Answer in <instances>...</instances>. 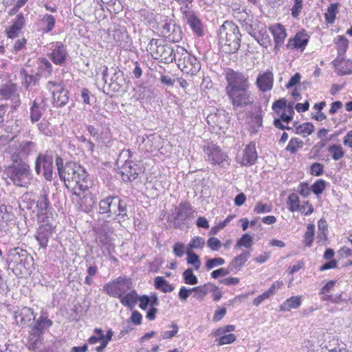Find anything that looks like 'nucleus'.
<instances>
[{
    "instance_id": "1",
    "label": "nucleus",
    "mask_w": 352,
    "mask_h": 352,
    "mask_svg": "<svg viewBox=\"0 0 352 352\" xmlns=\"http://www.w3.org/2000/svg\"><path fill=\"white\" fill-rule=\"evenodd\" d=\"M6 262L9 270L16 276L22 277L30 274L34 265V258L24 249L19 247L10 249L7 253Z\"/></svg>"
},
{
    "instance_id": "2",
    "label": "nucleus",
    "mask_w": 352,
    "mask_h": 352,
    "mask_svg": "<svg viewBox=\"0 0 352 352\" xmlns=\"http://www.w3.org/2000/svg\"><path fill=\"white\" fill-rule=\"evenodd\" d=\"M127 204L118 196L109 195L102 199L99 202V213L104 214L106 222L118 219H129L127 214Z\"/></svg>"
},
{
    "instance_id": "3",
    "label": "nucleus",
    "mask_w": 352,
    "mask_h": 352,
    "mask_svg": "<svg viewBox=\"0 0 352 352\" xmlns=\"http://www.w3.org/2000/svg\"><path fill=\"white\" fill-rule=\"evenodd\" d=\"M219 43L221 50L226 54L236 52L240 46L241 34L239 27L232 21H226L219 28Z\"/></svg>"
},
{
    "instance_id": "4",
    "label": "nucleus",
    "mask_w": 352,
    "mask_h": 352,
    "mask_svg": "<svg viewBox=\"0 0 352 352\" xmlns=\"http://www.w3.org/2000/svg\"><path fill=\"white\" fill-rule=\"evenodd\" d=\"M147 51L154 59L165 64L173 63L176 58V47H173L162 39L152 38L148 44Z\"/></svg>"
},
{
    "instance_id": "5",
    "label": "nucleus",
    "mask_w": 352,
    "mask_h": 352,
    "mask_svg": "<svg viewBox=\"0 0 352 352\" xmlns=\"http://www.w3.org/2000/svg\"><path fill=\"white\" fill-rule=\"evenodd\" d=\"M7 179L16 186H26L31 180L30 166L25 162H12L4 170Z\"/></svg>"
},
{
    "instance_id": "6",
    "label": "nucleus",
    "mask_w": 352,
    "mask_h": 352,
    "mask_svg": "<svg viewBox=\"0 0 352 352\" xmlns=\"http://www.w3.org/2000/svg\"><path fill=\"white\" fill-rule=\"evenodd\" d=\"M174 62L183 73L191 76L197 74L201 69L197 58L179 45H176V58Z\"/></svg>"
},
{
    "instance_id": "7",
    "label": "nucleus",
    "mask_w": 352,
    "mask_h": 352,
    "mask_svg": "<svg viewBox=\"0 0 352 352\" xmlns=\"http://www.w3.org/2000/svg\"><path fill=\"white\" fill-rule=\"evenodd\" d=\"M36 148V143L32 141H15L7 148L12 162H23Z\"/></svg>"
},
{
    "instance_id": "8",
    "label": "nucleus",
    "mask_w": 352,
    "mask_h": 352,
    "mask_svg": "<svg viewBox=\"0 0 352 352\" xmlns=\"http://www.w3.org/2000/svg\"><path fill=\"white\" fill-rule=\"evenodd\" d=\"M225 78L227 81L226 91L249 89V76L244 72L228 68L225 70Z\"/></svg>"
},
{
    "instance_id": "9",
    "label": "nucleus",
    "mask_w": 352,
    "mask_h": 352,
    "mask_svg": "<svg viewBox=\"0 0 352 352\" xmlns=\"http://www.w3.org/2000/svg\"><path fill=\"white\" fill-rule=\"evenodd\" d=\"M133 283L130 278L120 276L112 282L106 283L103 290L110 296L121 298L132 288Z\"/></svg>"
},
{
    "instance_id": "10",
    "label": "nucleus",
    "mask_w": 352,
    "mask_h": 352,
    "mask_svg": "<svg viewBox=\"0 0 352 352\" xmlns=\"http://www.w3.org/2000/svg\"><path fill=\"white\" fill-rule=\"evenodd\" d=\"M52 220V217L50 219L49 216H47L46 218H43L42 220H40L41 224L38 228L35 235V238L38 242L40 248H47L49 239L52 237L53 232H54L56 226Z\"/></svg>"
},
{
    "instance_id": "11",
    "label": "nucleus",
    "mask_w": 352,
    "mask_h": 352,
    "mask_svg": "<svg viewBox=\"0 0 352 352\" xmlns=\"http://www.w3.org/2000/svg\"><path fill=\"white\" fill-rule=\"evenodd\" d=\"M204 151L207 155V160L212 164L219 165L221 168H226L230 165V159L228 154L221 148L212 143L205 146Z\"/></svg>"
},
{
    "instance_id": "12",
    "label": "nucleus",
    "mask_w": 352,
    "mask_h": 352,
    "mask_svg": "<svg viewBox=\"0 0 352 352\" xmlns=\"http://www.w3.org/2000/svg\"><path fill=\"white\" fill-rule=\"evenodd\" d=\"M234 109L243 108L253 102V97L248 89L226 91Z\"/></svg>"
},
{
    "instance_id": "13",
    "label": "nucleus",
    "mask_w": 352,
    "mask_h": 352,
    "mask_svg": "<svg viewBox=\"0 0 352 352\" xmlns=\"http://www.w3.org/2000/svg\"><path fill=\"white\" fill-rule=\"evenodd\" d=\"M54 160L52 156L39 154L35 162V170L40 174L43 172L45 178L51 181L53 178Z\"/></svg>"
},
{
    "instance_id": "14",
    "label": "nucleus",
    "mask_w": 352,
    "mask_h": 352,
    "mask_svg": "<svg viewBox=\"0 0 352 352\" xmlns=\"http://www.w3.org/2000/svg\"><path fill=\"white\" fill-rule=\"evenodd\" d=\"M56 165L60 178L64 180L65 182L73 181L76 178V167L79 165L72 162L64 164L63 160L60 156H56ZM65 184L67 188H69L66 183Z\"/></svg>"
},
{
    "instance_id": "15",
    "label": "nucleus",
    "mask_w": 352,
    "mask_h": 352,
    "mask_svg": "<svg viewBox=\"0 0 352 352\" xmlns=\"http://www.w3.org/2000/svg\"><path fill=\"white\" fill-rule=\"evenodd\" d=\"M0 96L6 100H10L14 110L21 104L19 92L15 83L7 82L2 85L0 87Z\"/></svg>"
},
{
    "instance_id": "16",
    "label": "nucleus",
    "mask_w": 352,
    "mask_h": 352,
    "mask_svg": "<svg viewBox=\"0 0 352 352\" xmlns=\"http://www.w3.org/2000/svg\"><path fill=\"white\" fill-rule=\"evenodd\" d=\"M113 229L107 223L102 224L98 229L96 242L101 246L104 247L109 252L114 248L112 243L111 235Z\"/></svg>"
},
{
    "instance_id": "17",
    "label": "nucleus",
    "mask_w": 352,
    "mask_h": 352,
    "mask_svg": "<svg viewBox=\"0 0 352 352\" xmlns=\"http://www.w3.org/2000/svg\"><path fill=\"white\" fill-rule=\"evenodd\" d=\"M48 85L54 88L52 91L54 105L57 107L65 106L69 101L68 90L65 89L61 84H57L52 81H50Z\"/></svg>"
},
{
    "instance_id": "18",
    "label": "nucleus",
    "mask_w": 352,
    "mask_h": 352,
    "mask_svg": "<svg viewBox=\"0 0 352 352\" xmlns=\"http://www.w3.org/2000/svg\"><path fill=\"white\" fill-rule=\"evenodd\" d=\"M192 210V206L189 202H181L179 206L175 209V217L174 221V228L180 229L183 227L184 222L190 216V212Z\"/></svg>"
},
{
    "instance_id": "19",
    "label": "nucleus",
    "mask_w": 352,
    "mask_h": 352,
    "mask_svg": "<svg viewBox=\"0 0 352 352\" xmlns=\"http://www.w3.org/2000/svg\"><path fill=\"white\" fill-rule=\"evenodd\" d=\"M34 324L31 328L30 331V336H41L45 333V330L50 328L53 324V322L48 319L47 316L43 314L40 316L37 319L35 318Z\"/></svg>"
},
{
    "instance_id": "20",
    "label": "nucleus",
    "mask_w": 352,
    "mask_h": 352,
    "mask_svg": "<svg viewBox=\"0 0 352 352\" xmlns=\"http://www.w3.org/2000/svg\"><path fill=\"white\" fill-rule=\"evenodd\" d=\"M111 73V77L110 78V82L109 83V87L113 92H118L122 91L124 84L125 78L124 73L118 67H111L110 69Z\"/></svg>"
},
{
    "instance_id": "21",
    "label": "nucleus",
    "mask_w": 352,
    "mask_h": 352,
    "mask_svg": "<svg viewBox=\"0 0 352 352\" xmlns=\"http://www.w3.org/2000/svg\"><path fill=\"white\" fill-rule=\"evenodd\" d=\"M141 168L131 160H126L122 166L121 173L124 182H131L137 179Z\"/></svg>"
},
{
    "instance_id": "22",
    "label": "nucleus",
    "mask_w": 352,
    "mask_h": 352,
    "mask_svg": "<svg viewBox=\"0 0 352 352\" xmlns=\"http://www.w3.org/2000/svg\"><path fill=\"white\" fill-rule=\"evenodd\" d=\"M274 75L272 72L267 70L260 73L256 78V85L262 92L270 91L273 87Z\"/></svg>"
},
{
    "instance_id": "23",
    "label": "nucleus",
    "mask_w": 352,
    "mask_h": 352,
    "mask_svg": "<svg viewBox=\"0 0 352 352\" xmlns=\"http://www.w3.org/2000/svg\"><path fill=\"white\" fill-rule=\"evenodd\" d=\"M52 61L58 65H63L67 57V52L65 46L62 42H56L54 44V48L49 55Z\"/></svg>"
},
{
    "instance_id": "24",
    "label": "nucleus",
    "mask_w": 352,
    "mask_h": 352,
    "mask_svg": "<svg viewBox=\"0 0 352 352\" xmlns=\"http://www.w3.org/2000/svg\"><path fill=\"white\" fill-rule=\"evenodd\" d=\"M257 159L258 154L256 150V144L254 142H250L243 151V158L240 163L242 166H250L255 164Z\"/></svg>"
},
{
    "instance_id": "25",
    "label": "nucleus",
    "mask_w": 352,
    "mask_h": 352,
    "mask_svg": "<svg viewBox=\"0 0 352 352\" xmlns=\"http://www.w3.org/2000/svg\"><path fill=\"white\" fill-rule=\"evenodd\" d=\"M309 36L305 32L302 31L297 33L294 38H289L287 44L289 49H300L303 50L308 43Z\"/></svg>"
},
{
    "instance_id": "26",
    "label": "nucleus",
    "mask_w": 352,
    "mask_h": 352,
    "mask_svg": "<svg viewBox=\"0 0 352 352\" xmlns=\"http://www.w3.org/2000/svg\"><path fill=\"white\" fill-rule=\"evenodd\" d=\"M182 19L196 34L198 36L203 34L202 23L195 11L183 16Z\"/></svg>"
},
{
    "instance_id": "27",
    "label": "nucleus",
    "mask_w": 352,
    "mask_h": 352,
    "mask_svg": "<svg viewBox=\"0 0 352 352\" xmlns=\"http://www.w3.org/2000/svg\"><path fill=\"white\" fill-rule=\"evenodd\" d=\"M270 30L274 36L275 49H278L283 45L287 36L285 29L283 25L278 23L270 27Z\"/></svg>"
},
{
    "instance_id": "28",
    "label": "nucleus",
    "mask_w": 352,
    "mask_h": 352,
    "mask_svg": "<svg viewBox=\"0 0 352 352\" xmlns=\"http://www.w3.org/2000/svg\"><path fill=\"white\" fill-rule=\"evenodd\" d=\"M35 317L33 310L28 307H23L14 313L16 322L20 325L28 324L32 320H35Z\"/></svg>"
},
{
    "instance_id": "29",
    "label": "nucleus",
    "mask_w": 352,
    "mask_h": 352,
    "mask_svg": "<svg viewBox=\"0 0 352 352\" xmlns=\"http://www.w3.org/2000/svg\"><path fill=\"white\" fill-rule=\"evenodd\" d=\"M50 201L46 194L41 195L36 201V208L38 210V217L40 220L46 218L51 208Z\"/></svg>"
},
{
    "instance_id": "30",
    "label": "nucleus",
    "mask_w": 352,
    "mask_h": 352,
    "mask_svg": "<svg viewBox=\"0 0 352 352\" xmlns=\"http://www.w3.org/2000/svg\"><path fill=\"white\" fill-rule=\"evenodd\" d=\"M287 204L289 205V210L292 212L300 211L306 216L311 214L314 212V208L311 205H309V209L307 212L302 210V208L300 205L299 197L296 193H292L289 195Z\"/></svg>"
},
{
    "instance_id": "31",
    "label": "nucleus",
    "mask_w": 352,
    "mask_h": 352,
    "mask_svg": "<svg viewBox=\"0 0 352 352\" xmlns=\"http://www.w3.org/2000/svg\"><path fill=\"white\" fill-rule=\"evenodd\" d=\"M96 199L91 193H85L82 197H80L78 209L86 213L90 212Z\"/></svg>"
},
{
    "instance_id": "32",
    "label": "nucleus",
    "mask_w": 352,
    "mask_h": 352,
    "mask_svg": "<svg viewBox=\"0 0 352 352\" xmlns=\"http://www.w3.org/2000/svg\"><path fill=\"white\" fill-rule=\"evenodd\" d=\"M192 290L195 293V298L202 300L208 292L217 291L218 287L211 283H208L203 285L192 287Z\"/></svg>"
},
{
    "instance_id": "33",
    "label": "nucleus",
    "mask_w": 352,
    "mask_h": 352,
    "mask_svg": "<svg viewBox=\"0 0 352 352\" xmlns=\"http://www.w3.org/2000/svg\"><path fill=\"white\" fill-rule=\"evenodd\" d=\"M24 23L25 19L23 14H17L13 24L10 27L9 30L7 31L8 37L15 38L18 36L21 30L24 25Z\"/></svg>"
},
{
    "instance_id": "34",
    "label": "nucleus",
    "mask_w": 352,
    "mask_h": 352,
    "mask_svg": "<svg viewBox=\"0 0 352 352\" xmlns=\"http://www.w3.org/2000/svg\"><path fill=\"white\" fill-rule=\"evenodd\" d=\"M250 251H243L241 254L234 257L228 265L230 270L239 271L240 268L245 264L248 259L250 257Z\"/></svg>"
},
{
    "instance_id": "35",
    "label": "nucleus",
    "mask_w": 352,
    "mask_h": 352,
    "mask_svg": "<svg viewBox=\"0 0 352 352\" xmlns=\"http://www.w3.org/2000/svg\"><path fill=\"white\" fill-rule=\"evenodd\" d=\"M146 138V149H158L162 145V138L157 133L145 134Z\"/></svg>"
},
{
    "instance_id": "36",
    "label": "nucleus",
    "mask_w": 352,
    "mask_h": 352,
    "mask_svg": "<svg viewBox=\"0 0 352 352\" xmlns=\"http://www.w3.org/2000/svg\"><path fill=\"white\" fill-rule=\"evenodd\" d=\"M252 36L264 47L267 48L271 43L269 32L265 29L255 31Z\"/></svg>"
},
{
    "instance_id": "37",
    "label": "nucleus",
    "mask_w": 352,
    "mask_h": 352,
    "mask_svg": "<svg viewBox=\"0 0 352 352\" xmlns=\"http://www.w3.org/2000/svg\"><path fill=\"white\" fill-rule=\"evenodd\" d=\"M22 82L28 89L30 86L35 85L40 79V75L38 74H29L25 69H22L20 72Z\"/></svg>"
},
{
    "instance_id": "38",
    "label": "nucleus",
    "mask_w": 352,
    "mask_h": 352,
    "mask_svg": "<svg viewBox=\"0 0 352 352\" xmlns=\"http://www.w3.org/2000/svg\"><path fill=\"white\" fill-rule=\"evenodd\" d=\"M45 106V100H43L40 103L33 101L30 108V118L32 122L39 120L42 116L41 109Z\"/></svg>"
},
{
    "instance_id": "39",
    "label": "nucleus",
    "mask_w": 352,
    "mask_h": 352,
    "mask_svg": "<svg viewBox=\"0 0 352 352\" xmlns=\"http://www.w3.org/2000/svg\"><path fill=\"white\" fill-rule=\"evenodd\" d=\"M301 305L300 296H292L286 300L280 306V311H289L292 309H297Z\"/></svg>"
},
{
    "instance_id": "40",
    "label": "nucleus",
    "mask_w": 352,
    "mask_h": 352,
    "mask_svg": "<svg viewBox=\"0 0 352 352\" xmlns=\"http://www.w3.org/2000/svg\"><path fill=\"white\" fill-rule=\"evenodd\" d=\"M12 220V214L7 212L5 205H1L0 207V230H6L8 223Z\"/></svg>"
},
{
    "instance_id": "41",
    "label": "nucleus",
    "mask_w": 352,
    "mask_h": 352,
    "mask_svg": "<svg viewBox=\"0 0 352 352\" xmlns=\"http://www.w3.org/2000/svg\"><path fill=\"white\" fill-rule=\"evenodd\" d=\"M154 285L155 289L161 290L164 293L171 292L174 290V287L162 276L155 277Z\"/></svg>"
},
{
    "instance_id": "42",
    "label": "nucleus",
    "mask_w": 352,
    "mask_h": 352,
    "mask_svg": "<svg viewBox=\"0 0 352 352\" xmlns=\"http://www.w3.org/2000/svg\"><path fill=\"white\" fill-rule=\"evenodd\" d=\"M120 298V302L125 307H131L136 302L137 294L135 290L123 295Z\"/></svg>"
},
{
    "instance_id": "43",
    "label": "nucleus",
    "mask_w": 352,
    "mask_h": 352,
    "mask_svg": "<svg viewBox=\"0 0 352 352\" xmlns=\"http://www.w3.org/2000/svg\"><path fill=\"white\" fill-rule=\"evenodd\" d=\"M335 43L336 45L338 54L344 55L349 47L348 39L344 36L340 35L336 38Z\"/></svg>"
},
{
    "instance_id": "44",
    "label": "nucleus",
    "mask_w": 352,
    "mask_h": 352,
    "mask_svg": "<svg viewBox=\"0 0 352 352\" xmlns=\"http://www.w3.org/2000/svg\"><path fill=\"white\" fill-rule=\"evenodd\" d=\"M186 254L188 264L193 265L196 270H199L201 265L199 256L190 250H186Z\"/></svg>"
},
{
    "instance_id": "45",
    "label": "nucleus",
    "mask_w": 352,
    "mask_h": 352,
    "mask_svg": "<svg viewBox=\"0 0 352 352\" xmlns=\"http://www.w3.org/2000/svg\"><path fill=\"white\" fill-rule=\"evenodd\" d=\"M182 39V31L180 26L175 25L172 32L167 35V40L170 43H178Z\"/></svg>"
},
{
    "instance_id": "46",
    "label": "nucleus",
    "mask_w": 352,
    "mask_h": 352,
    "mask_svg": "<svg viewBox=\"0 0 352 352\" xmlns=\"http://www.w3.org/2000/svg\"><path fill=\"white\" fill-rule=\"evenodd\" d=\"M180 6V12L182 16L194 12L192 10L193 0H175Z\"/></svg>"
},
{
    "instance_id": "47",
    "label": "nucleus",
    "mask_w": 352,
    "mask_h": 352,
    "mask_svg": "<svg viewBox=\"0 0 352 352\" xmlns=\"http://www.w3.org/2000/svg\"><path fill=\"white\" fill-rule=\"evenodd\" d=\"M253 244V237L248 233L244 234L237 241L234 245L235 248L244 247L246 248H250Z\"/></svg>"
},
{
    "instance_id": "48",
    "label": "nucleus",
    "mask_w": 352,
    "mask_h": 352,
    "mask_svg": "<svg viewBox=\"0 0 352 352\" xmlns=\"http://www.w3.org/2000/svg\"><path fill=\"white\" fill-rule=\"evenodd\" d=\"M184 281L187 285H196L198 283L197 277L193 274L191 268L186 269L182 274Z\"/></svg>"
},
{
    "instance_id": "49",
    "label": "nucleus",
    "mask_w": 352,
    "mask_h": 352,
    "mask_svg": "<svg viewBox=\"0 0 352 352\" xmlns=\"http://www.w3.org/2000/svg\"><path fill=\"white\" fill-rule=\"evenodd\" d=\"M315 226L313 224H309L304 235V243L307 247H311L314 240Z\"/></svg>"
},
{
    "instance_id": "50",
    "label": "nucleus",
    "mask_w": 352,
    "mask_h": 352,
    "mask_svg": "<svg viewBox=\"0 0 352 352\" xmlns=\"http://www.w3.org/2000/svg\"><path fill=\"white\" fill-rule=\"evenodd\" d=\"M338 6L336 3H332L328 7L327 12L324 14L325 20L328 23H333L334 22Z\"/></svg>"
},
{
    "instance_id": "51",
    "label": "nucleus",
    "mask_w": 352,
    "mask_h": 352,
    "mask_svg": "<svg viewBox=\"0 0 352 352\" xmlns=\"http://www.w3.org/2000/svg\"><path fill=\"white\" fill-rule=\"evenodd\" d=\"M42 21L45 24L43 31L46 33L51 32L55 26V18L51 14L44 15Z\"/></svg>"
},
{
    "instance_id": "52",
    "label": "nucleus",
    "mask_w": 352,
    "mask_h": 352,
    "mask_svg": "<svg viewBox=\"0 0 352 352\" xmlns=\"http://www.w3.org/2000/svg\"><path fill=\"white\" fill-rule=\"evenodd\" d=\"M327 182L323 179H318L311 186V191L316 195L322 194L325 189Z\"/></svg>"
},
{
    "instance_id": "53",
    "label": "nucleus",
    "mask_w": 352,
    "mask_h": 352,
    "mask_svg": "<svg viewBox=\"0 0 352 352\" xmlns=\"http://www.w3.org/2000/svg\"><path fill=\"white\" fill-rule=\"evenodd\" d=\"M329 151L331 153L334 160H339L344 156V151L340 145L333 144L329 147Z\"/></svg>"
},
{
    "instance_id": "54",
    "label": "nucleus",
    "mask_w": 352,
    "mask_h": 352,
    "mask_svg": "<svg viewBox=\"0 0 352 352\" xmlns=\"http://www.w3.org/2000/svg\"><path fill=\"white\" fill-rule=\"evenodd\" d=\"M205 244L204 239L201 236H195L190 241L186 250L201 249Z\"/></svg>"
},
{
    "instance_id": "55",
    "label": "nucleus",
    "mask_w": 352,
    "mask_h": 352,
    "mask_svg": "<svg viewBox=\"0 0 352 352\" xmlns=\"http://www.w3.org/2000/svg\"><path fill=\"white\" fill-rule=\"evenodd\" d=\"M80 98L82 100V102L85 104L91 105L93 104V101L94 100V95L91 94V91L87 88H82L80 90Z\"/></svg>"
},
{
    "instance_id": "56",
    "label": "nucleus",
    "mask_w": 352,
    "mask_h": 352,
    "mask_svg": "<svg viewBox=\"0 0 352 352\" xmlns=\"http://www.w3.org/2000/svg\"><path fill=\"white\" fill-rule=\"evenodd\" d=\"M76 168L77 169L75 175L76 178L74 179L73 181L75 182L76 184H79L80 182L87 183V175L85 170L80 166H78Z\"/></svg>"
},
{
    "instance_id": "57",
    "label": "nucleus",
    "mask_w": 352,
    "mask_h": 352,
    "mask_svg": "<svg viewBox=\"0 0 352 352\" xmlns=\"http://www.w3.org/2000/svg\"><path fill=\"white\" fill-rule=\"evenodd\" d=\"M169 327L172 328L171 331H163L161 332L162 339H170L177 335L179 329L177 324L173 322Z\"/></svg>"
},
{
    "instance_id": "58",
    "label": "nucleus",
    "mask_w": 352,
    "mask_h": 352,
    "mask_svg": "<svg viewBox=\"0 0 352 352\" xmlns=\"http://www.w3.org/2000/svg\"><path fill=\"white\" fill-rule=\"evenodd\" d=\"M302 146V142L297 138H292L286 147V150L292 153H295L298 148Z\"/></svg>"
},
{
    "instance_id": "59",
    "label": "nucleus",
    "mask_w": 352,
    "mask_h": 352,
    "mask_svg": "<svg viewBox=\"0 0 352 352\" xmlns=\"http://www.w3.org/2000/svg\"><path fill=\"white\" fill-rule=\"evenodd\" d=\"M294 113L292 107H288L287 109H285L280 115V120L288 125L289 122L292 121V114Z\"/></svg>"
},
{
    "instance_id": "60",
    "label": "nucleus",
    "mask_w": 352,
    "mask_h": 352,
    "mask_svg": "<svg viewBox=\"0 0 352 352\" xmlns=\"http://www.w3.org/2000/svg\"><path fill=\"white\" fill-rule=\"evenodd\" d=\"M302 0H294V3L291 9V14L298 19L302 9Z\"/></svg>"
},
{
    "instance_id": "61",
    "label": "nucleus",
    "mask_w": 352,
    "mask_h": 352,
    "mask_svg": "<svg viewBox=\"0 0 352 352\" xmlns=\"http://www.w3.org/2000/svg\"><path fill=\"white\" fill-rule=\"evenodd\" d=\"M224 263L225 260L221 257L209 258L206 263V267L207 270H211L216 266L222 265Z\"/></svg>"
},
{
    "instance_id": "62",
    "label": "nucleus",
    "mask_w": 352,
    "mask_h": 352,
    "mask_svg": "<svg viewBox=\"0 0 352 352\" xmlns=\"http://www.w3.org/2000/svg\"><path fill=\"white\" fill-rule=\"evenodd\" d=\"M236 340V336L233 333L226 334L221 336L218 340V345L221 346L234 342Z\"/></svg>"
},
{
    "instance_id": "63",
    "label": "nucleus",
    "mask_w": 352,
    "mask_h": 352,
    "mask_svg": "<svg viewBox=\"0 0 352 352\" xmlns=\"http://www.w3.org/2000/svg\"><path fill=\"white\" fill-rule=\"evenodd\" d=\"M352 74V60L348 59L344 67H342L338 72V76L350 75Z\"/></svg>"
},
{
    "instance_id": "64",
    "label": "nucleus",
    "mask_w": 352,
    "mask_h": 352,
    "mask_svg": "<svg viewBox=\"0 0 352 352\" xmlns=\"http://www.w3.org/2000/svg\"><path fill=\"white\" fill-rule=\"evenodd\" d=\"M324 166L318 162L314 163L310 168V173L314 176H320L323 174Z\"/></svg>"
}]
</instances>
